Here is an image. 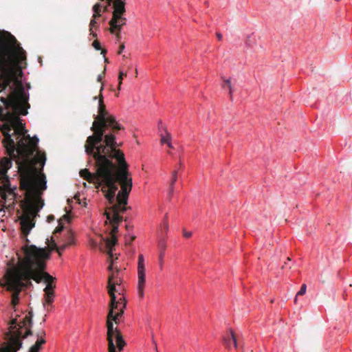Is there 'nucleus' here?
Returning <instances> with one entry per match:
<instances>
[{"label": "nucleus", "mask_w": 352, "mask_h": 352, "mask_svg": "<svg viewBox=\"0 0 352 352\" xmlns=\"http://www.w3.org/2000/svg\"><path fill=\"white\" fill-rule=\"evenodd\" d=\"M224 345L230 349L231 346V342L233 343L234 346L237 348V342L236 336L232 330H230V331L223 337V339Z\"/></svg>", "instance_id": "dca6fc26"}, {"label": "nucleus", "mask_w": 352, "mask_h": 352, "mask_svg": "<svg viewBox=\"0 0 352 352\" xmlns=\"http://www.w3.org/2000/svg\"><path fill=\"white\" fill-rule=\"evenodd\" d=\"M126 307V304H125V303L120 304L118 302L114 307V316H116V317L118 318L120 317H121L124 312V309H125Z\"/></svg>", "instance_id": "6ab92c4d"}, {"label": "nucleus", "mask_w": 352, "mask_h": 352, "mask_svg": "<svg viewBox=\"0 0 352 352\" xmlns=\"http://www.w3.org/2000/svg\"><path fill=\"white\" fill-rule=\"evenodd\" d=\"M137 75H138V69H135V76L137 77Z\"/></svg>", "instance_id": "603ef678"}, {"label": "nucleus", "mask_w": 352, "mask_h": 352, "mask_svg": "<svg viewBox=\"0 0 352 352\" xmlns=\"http://www.w3.org/2000/svg\"><path fill=\"white\" fill-rule=\"evenodd\" d=\"M32 311L17 322L12 319L8 331L6 333L7 342L0 348V352H17L22 346V340L32 335Z\"/></svg>", "instance_id": "39448f33"}, {"label": "nucleus", "mask_w": 352, "mask_h": 352, "mask_svg": "<svg viewBox=\"0 0 352 352\" xmlns=\"http://www.w3.org/2000/svg\"><path fill=\"white\" fill-rule=\"evenodd\" d=\"M118 302L120 303V304H122V303L126 304V300L124 296H122L121 297H120L118 299Z\"/></svg>", "instance_id": "c9c22d12"}, {"label": "nucleus", "mask_w": 352, "mask_h": 352, "mask_svg": "<svg viewBox=\"0 0 352 352\" xmlns=\"http://www.w3.org/2000/svg\"><path fill=\"white\" fill-rule=\"evenodd\" d=\"M216 35L219 41L222 39V34L221 33L217 32Z\"/></svg>", "instance_id": "37998d69"}, {"label": "nucleus", "mask_w": 352, "mask_h": 352, "mask_svg": "<svg viewBox=\"0 0 352 352\" xmlns=\"http://www.w3.org/2000/svg\"><path fill=\"white\" fill-rule=\"evenodd\" d=\"M160 130H163L164 131V133L160 134V143L162 144H167L168 142L171 141V135L165 127L161 126L160 127Z\"/></svg>", "instance_id": "a211bd4d"}, {"label": "nucleus", "mask_w": 352, "mask_h": 352, "mask_svg": "<svg viewBox=\"0 0 352 352\" xmlns=\"http://www.w3.org/2000/svg\"><path fill=\"white\" fill-rule=\"evenodd\" d=\"M167 214H166L165 216V219H164V229L166 231H167L168 230V221H167Z\"/></svg>", "instance_id": "473e14b6"}, {"label": "nucleus", "mask_w": 352, "mask_h": 352, "mask_svg": "<svg viewBox=\"0 0 352 352\" xmlns=\"http://www.w3.org/2000/svg\"><path fill=\"white\" fill-rule=\"evenodd\" d=\"M102 89L103 86H101L98 96V113L95 117L91 127L93 134L87 138V145H89V146L94 144H104L105 137L107 135L113 136L114 142H116V135L113 133L124 129V127L116 121L115 116L110 114L106 109L102 94ZM90 148L89 147V151H90Z\"/></svg>", "instance_id": "7ed1b4c3"}, {"label": "nucleus", "mask_w": 352, "mask_h": 352, "mask_svg": "<svg viewBox=\"0 0 352 352\" xmlns=\"http://www.w3.org/2000/svg\"><path fill=\"white\" fill-rule=\"evenodd\" d=\"M101 16V12H94L93 14V16H92V19H98V18L100 17Z\"/></svg>", "instance_id": "4c0bfd02"}, {"label": "nucleus", "mask_w": 352, "mask_h": 352, "mask_svg": "<svg viewBox=\"0 0 352 352\" xmlns=\"http://www.w3.org/2000/svg\"><path fill=\"white\" fill-rule=\"evenodd\" d=\"M125 11H113L111 19L109 21L110 25L109 32L111 34H114L116 31L120 32L122 27L126 24V18L123 17Z\"/></svg>", "instance_id": "f8f14e48"}, {"label": "nucleus", "mask_w": 352, "mask_h": 352, "mask_svg": "<svg viewBox=\"0 0 352 352\" xmlns=\"http://www.w3.org/2000/svg\"><path fill=\"white\" fill-rule=\"evenodd\" d=\"M287 261H291V258L289 257H288Z\"/></svg>", "instance_id": "6e6d98bb"}, {"label": "nucleus", "mask_w": 352, "mask_h": 352, "mask_svg": "<svg viewBox=\"0 0 352 352\" xmlns=\"http://www.w3.org/2000/svg\"><path fill=\"white\" fill-rule=\"evenodd\" d=\"M67 247H68V243H64L63 245H60V247H58L56 243L52 239V244H51V246L50 248V250H47L45 249L47 252H49L50 253V251L51 250H56L58 254L60 256L61 255V252L63 251Z\"/></svg>", "instance_id": "aec40b11"}, {"label": "nucleus", "mask_w": 352, "mask_h": 352, "mask_svg": "<svg viewBox=\"0 0 352 352\" xmlns=\"http://www.w3.org/2000/svg\"><path fill=\"white\" fill-rule=\"evenodd\" d=\"M104 215L107 217V219L109 221L110 224L112 226V229L110 232L111 237H107L104 239L106 248L107 254L109 255V259L110 261V264L108 267V270L109 271H112L113 270V252L114 250V246L116 245L118 239L116 236V234L118 232V227L120 222L122 221V219H119L118 217L111 218V215L110 212H104Z\"/></svg>", "instance_id": "9d476101"}, {"label": "nucleus", "mask_w": 352, "mask_h": 352, "mask_svg": "<svg viewBox=\"0 0 352 352\" xmlns=\"http://www.w3.org/2000/svg\"><path fill=\"white\" fill-rule=\"evenodd\" d=\"M112 155L111 160L116 159L119 165L118 167L116 166L115 168L116 177L121 188L117 196L121 197L124 201L123 202L126 203L133 186L131 175L129 171V166L125 160L123 152L116 148V151L113 152Z\"/></svg>", "instance_id": "6e6552de"}, {"label": "nucleus", "mask_w": 352, "mask_h": 352, "mask_svg": "<svg viewBox=\"0 0 352 352\" xmlns=\"http://www.w3.org/2000/svg\"><path fill=\"white\" fill-rule=\"evenodd\" d=\"M120 283H121V280L118 278H116L115 280L112 281V283H115V286L116 285H119L120 284Z\"/></svg>", "instance_id": "79ce46f5"}, {"label": "nucleus", "mask_w": 352, "mask_h": 352, "mask_svg": "<svg viewBox=\"0 0 352 352\" xmlns=\"http://www.w3.org/2000/svg\"><path fill=\"white\" fill-rule=\"evenodd\" d=\"M102 8V5L100 3H97L93 6L92 9H93L94 12H101Z\"/></svg>", "instance_id": "7c9ffc66"}, {"label": "nucleus", "mask_w": 352, "mask_h": 352, "mask_svg": "<svg viewBox=\"0 0 352 352\" xmlns=\"http://www.w3.org/2000/svg\"><path fill=\"white\" fill-rule=\"evenodd\" d=\"M116 278H117V277L116 276V273L115 272H112L111 274L109 276V278H108L107 288H109L110 286H114L115 287V283H112V281H113Z\"/></svg>", "instance_id": "bb28decb"}, {"label": "nucleus", "mask_w": 352, "mask_h": 352, "mask_svg": "<svg viewBox=\"0 0 352 352\" xmlns=\"http://www.w3.org/2000/svg\"><path fill=\"white\" fill-rule=\"evenodd\" d=\"M255 43V38L253 36H248L246 39V45L249 47H252Z\"/></svg>", "instance_id": "c756f323"}, {"label": "nucleus", "mask_w": 352, "mask_h": 352, "mask_svg": "<svg viewBox=\"0 0 352 352\" xmlns=\"http://www.w3.org/2000/svg\"><path fill=\"white\" fill-rule=\"evenodd\" d=\"M92 46L95 48L96 50H101V54H102L104 56L107 54V50L105 49H102L100 45V43L98 40H95L93 43Z\"/></svg>", "instance_id": "b1692460"}, {"label": "nucleus", "mask_w": 352, "mask_h": 352, "mask_svg": "<svg viewBox=\"0 0 352 352\" xmlns=\"http://www.w3.org/2000/svg\"><path fill=\"white\" fill-rule=\"evenodd\" d=\"M307 290V285L305 284H302L301 286L300 289L298 292L295 298H294V302H297V298L298 296H303L306 293Z\"/></svg>", "instance_id": "a878e982"}, {"label": "nucleus", "mask_w": 352, "mask_h": 352, "mask_svg": "<svg viewBox=\"0 0 352 352\" xmlns=\"http://www.w3.org/2000/svg\"><path fill=\"white\" fill-rule=\"evenodd\" d=\"M131 226L129 225H126V229L129 230Z\"/></svg>", "instance_id": "8fccbe9b"}, {"label": "nucleus", "mask_w": 352, "mask_h": 352, "mask_svg": "<svg viewBox=\"0 0 352 352\" xmlns=\"http://www.w3.org/2000/svg\"><path fill=\"white\" fill-rule=\"evenodd\" d=\"M183 235L186 238H190L192 236V232L189 231H186L184 230L183 231Z\"/></svg>", "instance_id": "72a5a7b5"}, {"label": "nucleus", "mask_w": 352, "mask_h": 352, "mask_svg": "<svg viewBox=\"0 0 352 352\" xmlns=\"http://www.w3.org/2000/svg\"><path fill=\"white\" fill-rule=\"evenodd\" d=\"M115 168L116 164L111 160H99L98 176L100 182L98 186H103L102 191L111 204L114 203L116 192L118 190Z\"/></svg>", "instance_id": "423d86ee"}, {"label": "nucleus", "mask_w": 352, "mask_h": 352, "mask_svg": "<svg viewBox=\"0 0 352 352\" xmlns=\"http://www.w3.org/2000/svg\"><path fill=\"white\" fill-rule=\"evenodd\" d=\"M25 256L19 258L24 270L23 278L28 280H34L37 283L42 280L47 283L44 292H54L56 287L55 278L45 272L46 261L50 258V252L45 248H38L35 245L23 248Z\"/></svg>", "instance_id": "f03ea898"}, {"label": "nucleus", "mask_w": 352, "mask_h": 352, "mask_svg": "<svg viewBox=\"0 0 352 352\" xmlns=\"http://www.w3.org/2000/svg\"><path fill=\"white\" fill-rule=\"evenodd\" d=\"M158 247L160 249V252L159 254V261H160V268L162 269L163 267V262H164V251L166 248V242L164 240H161L159 241Z\"/></svg>", "instance_id": "f3484780"}, {"label": "nucleus", "mask_w": 352, "mask_h": 352, "mask_svg": "<svg viewBox=\"0 0 352 352\" xmlns=\"http://www.w3.org/2000/svg\"><path fill=\"white\" fill-rule=\"evenodd\" d=\"M168 154H170V155H171V154H172V153H171V151H168Z\"/></svg>", "instance_id": "5fc2aeb1"}, {"label": "nucleus", "mask_w": 352, "mask_h": 352, "mask_svg": "<svg viewBox=\"0 0 352 352\" xmlns=\"http://www.w3.org/2000/svg\"><path fill=\"white\" fill-rule=\"evenodd\" d=\"M26 66V53L16 38L9 32H0V76L3 89L13 80L19 79Z\"/></svg>", "instance_id": "f257e3e1"}, {"label": "nucleus", "mask_w": 352, "mask_h": 352, "mask_svg": "<svg viewBox=\"0 0 352 352\" xmlns=\"http://www.w3.org/2000/svg\"><path fill=\"white\" fill-rule=\"evenodd\" d=\"M54 292H45V302H43V306H45V304H51L54 301Z\"/></svg>", "instance_id": "5701e85b"}, {"label": "nucleus", "mask_w": 352, "mask_h": 352, "mask_svg": "<svg viewBox=\"0 0 352 352\" xmlns=\"http://www.w3.org/2000/svg\"><path fill=\"white\" fill-rule=\"evenodd\" d=\"M98 22H97V19H91V21L89 23V32H92V30H94V28H98Z\"/></svg>", "instance_id": "cd10ccee"}, {"label": "nucleus", "mask_w": 352, "mask_h": 352, "mask_svg": "<svg viewBox=\"0 0 352 352\" xmlns=\"http://www.w3.org/2000/svg\"><path fill=\"white\" fill-rule=\"evenodd\" d=\"M173 190H174V185L170 184L169 190H168V195L170 197L172 196V195L173 193Z\"/></svg>", "instance_id": "e433bc0d"}, {"label": "nucleus", "mask_w": 352, "mask_h": 352, "mask_svg": "<svg viewBox=\"0 0 352 352\" xmlns=\"http://www.w3.org/2000/svg\"><path fill=\"white\" fill-rule=\"evenodd\" d=\"M3 89V85L0 83V91H1Z\"/></svg>", "instance_id": "09e8293b"}, {"label": "nucleus", "mask_w": 352, "mask_h": 352, "mask_svg": "<svg viewBox=\"0 0 352 352\" xmlns=\"http://www.w3.org/2000/svg\"><path fill=\"white\" fill-rule=\"evenodd\" d=\"M126 73H124L123 72H120L119 73V76H118V89H120L121 88V85L122 83V80L124 78V77H126Z\"/></svg>", "instance_id": "c85d7f7f"}, {"label": "nucleus", "mask_w": 352, "mask_h": 352, "mask_svg": "<svg viewBox=\"0 0 352 352\" xmlns=\"http://www.w3.org/2000/svg\"><path fill=\"white\" fill-rule=\"evenodd\" d=\"M104 78V73H102V74H99V75L98 76L97 80H98V82H100V81L102 80V78Z\"/></svg>", "instance_id": "a19ab883"}, {"label": "nucleus", "mask_w": 352, "mask_h": 352, "mask_svg": "<svg viewBox=\"0 0 352 352\" xmlns=\"http://www.w3.org/2000/svg\"><path fill=\"white\" fill-rule=\"evenodd\" d=\"M90 35H91L93 38H97V34L95 32H94L93 30L92 32H90Z\"/></svg>", "instance_id": "de8ad7c7"}, {"label": "nucleus", "mask_w": 352, "mask_h": 352, "mask_svg": "<svg viewBox=\"0 0 352 352\" xmlns=\"http://www.w3.org/2000/svg\"><path fill=\"white\" fill-rule=\"evenodd\" d=\"M69 221V217L67 214H64L61 219L58 220V226L56 228L54 233H59L63 229V224L62 223L63 220Z\"/></svg>", "instance_id": "4be33fe9"}, {"label": "nucleus", "mask_w": 352, "mask_h": 352, "mask_svg": "<svg viewBox=\"0 0 352 352\" xmlns=\"http://www.w3.org/2000/svg\"><path fill=\"white\" fill-rule=\"evenodd\" d=\"M124 44H121V45H120V47H119V50H118V54H120L122 53V52L124 50Z\"/></svg>", "instance_id": "ea45409f"}, {"label": "nucleus", "mask_w": 352, "mask_h": 352, "mask_svg": "<svg viewBox=\"0 0 352 352\" xmlns=\"http://www.w3.org/2000/svg\"><path fill=\"white\" fill-rule=\"evenodd\" d=\"M177 170H174L173 172L172 179H171V182H170V184L175 185V183L176 182L177 179Z\"/></svg>", "instance_id": "2f4dec72"}, {"label": "nucleus", "mask_w": 352, "mask_h": 352, "mask_svg": "<svg viewBox=\"0 0 352 352\" xmlns=\"http://www.w3.org/2000/svg\"><path fill=\"white\" fill-rule=\"evenodd\" d=\"M66 243H68V246L69 245H74L75 243H74V235H73V233L72 231H67V239H66Z\"/></svg>", "instance_id": "393cba45"}, {"label": "nucleus", "mask_w": 352, "mask_h": 352, "mask_svg": "<svg viewBox=\"0 0 352 352\" xmlns=\"http://www.w3.org/2000/svg\"><path fill=\"white\" fill-rule=\"evenodd\" d=\"M54 217L53 215H49L47 217V220L49 222H50L51 221L54 220Z\"/></svg>", "instance_id": "c03bdc74"}, {"label": "nucleus", "mask_w": 352, "mask_h": 352, "mask_svg": "<svg viewBox=\"0 0 352 352\" xmlns=\"http://www.w3.org/2000/svg\"><path fill=\"white\" fill-rule=\"evenodd\" d=\"M223 82L222 84V87L223 89H228V93L230 95V100H232L233 90H232V85H231V81L230 79H223Z\"/></svg>", "instance_id": "412c9836"}, {"label": "nucleus", "mask_w": 352, "mask_h": 352, "mask_svg": "<svg viewBox=\"0 0 352 352\" xmlns=\"http://www.w3.org/2000/svg\"><path fill=\"white\" fill-rule=\"evenodd\" d=\"M116 35V37L117 38L118 41H120V38H121V35H120V32L119 31H116L115 33L113 34Z\"/></svg>", "instance_id": "58836bf2"}, {"label": "nucleus", "mask_w": 352, "mask_h": 352, "mask_svg": "<svg viewBox=\"0 0 352 352\" xmlns=\"http://www.w3.org/2000/svg\"><path fill=\"white\" fill-rule=\"evenodd\" d=\"M182 162H179V166H182Z\"/></svg>", "instance_id": "864d4df0"}, {"label": "nucleus", "mask_w": 352, "mask_h": 352, "mask_svg": "<svg viewBox=\"0 0 352 352\" xmlns=\"http://www.w3.org/2000/svg\"><path fill=\"white\" fill-rule=\"evenodd\" d=\"M336 1H340V0H336Z\"/></svg>", "instance_id": "4d7b16f0"}, {"label": "nucleus", "mask_w": 352, "mask_h": 352, "mask_svg": "<svg viewBox=\"0 0 352 352\" xmlns=\"http://www.w3.org/2000/svg\"><path fill=\"white\" fill-rule=\"evenodd\" d=\"M7 269L6 273L2 279L0 280V286L6 287V289L12 292L11 305L14 307L19 301V294L22 288L25 286L23 281H28L23 278L24 270L22 267L20 260L17 266L14 263Z\"/></svg>", "instance_id": "0eeeda50"}, {"label": "nucleus", "mask_w": 352, "mask_h": 352, "mask_svg": "<svg viewBox=\"0 0 352 352\" xmlns=\"http://www.w3.org/2000/svg\"><path fill=\"white\" fill-rule=\"evenodd\" d=\"M135 239V236H131L129 239H126V244L131 245L132 242Z\"/></svg>", "instance_id": "f704fd0d"}, {"label": "nucleus", "mask_w": 352, "mask_h": 352, "mask_svg": "<svg viewBox=\"0 0 352 352\" xmlns=\"http://www.w3.org/2000/svg\"><path fill=\"white\" fill-rule=\"evenodd\" d=\"M113 322H119V318L108 312L107 318L108 352H120L126 345L120 332L117 328H113Z\"/></svg>", "instance_id": "1a4fd4ad"}, {"label": "nucleus", "mask_w": 352, "mask_h": 352, "mask_svg": "<svg viewBox=\"0 0 352 352\" xmlns=\"http://www.w3.org/2000/svg\"><path fill=\"white\" fill-rule=\"evenodd\" d=\"M104 62L109 63L108 58H107L105 56H104Z\"/></svg>", "instance_id": "3c124183"}, {"label": "nucleus", "mask_w": 352, "mask_h": 352, "mask_svg": "<svg viewBox=\"0 0 352 352\" xmlns=\"http://www.w3.org/2000/svg\"><path fill=\"white\" fill-rule=\"evenodd\" d=\"M119 146L116 142H114V138L111 135H107L105 137L104 144H94L90 146V151H89V145H87V141L86 140L85 144V151L87 155L91 156L95 161L96 172L91 173L87 168L82 169L80 171V175L84 179L89 183H94L98 184L100 180L98 176V171L99 168V160L103 159L111 160L112 153L116 151V148Z\"/></svg>", "instance_id": "20e7f679"}, {"label": "nucleus", "mask_w": 352, "mask_h": 352, "mask_svg": "<svg viewBox=\"0 0 352 352\" xmlns=\"http://www.w3.org/2000/svg\"><path fill=\"white\" fill-rule=\"evenodd\" d=\"M166 144L169 148H173V146L172 145L171 141L168 142Z\"/></svg>", "instance_id": "49530a36"}, {"label": "nucleus", "mask_w": 352, "mask_h": 352, "mask_svg": "<svg viewBox=\"0 0 352 352\" xmlns=\"http://www.w3.org/2000/svg\"><path fill=\"white\" fill-rule=\"evenodd\" d=\"M116 201L117 203L109 207L108 211H105V212H110L111 218L118 217V219L123 220L121 214L124 213L128 210L129 207L126 206L128 200H126V203H124L121 197L116 196Z\"/></svg>", "instance_id": "ddd939ff"}, {"label": "nucleus", "mask_w": 352, "mask_h": 352, "mask_svg": "<svg viewBox=\"0 0 352 352\" xmlns=\"http://www.w3.org/2000/svg\"><path fill=\"white\" fill-rule=\"evenodd\" d=\"M116 292H118V290L115 288L114 286H110L108 288V293L110 296V302L109 305V311H111V314H114V307L118 303L117 296L116 295Z\"/></svg>", "instance_id": "2eb2a0df"}, {"label": "nucleus", "mask_w": 352, "mask_h": 352, "mask_svg": "<svg viewBox=\"0 0 352 352\" xmlns=\"http://www.w3.org/2000/svg\"><path fill=\"white\" fill-rule=\"evenodd\" d=\"M37 340L34 344H33L30 349L28 352H39L42 349L43 344L46 343L45 340V331L43 329L38 331L36 333Z\"/></svg>", "instance_id": "4468645a"}, {"label": "nucleus", "mask_w": 352, "mask_h": 352, "mask_svg": "<svg viewBox=\"0 0 352 352\" xmlns=\"http://www.w3.org/2000/svg\"><path fill=\"white\" fill-rule=\"evenodd\" d=\"M109 6H108V1H107V5L103 7V12H107L108 10V8Z\"/></svg>", "instance_id": "a18cd8bd"}, {"label": "nucleus", "mask_w": 352, "mask_h": 352, "mask_svg": "<svg viewBox=\"0 0 352 352\" xmlns=\"http://www.w3.org/2000/svg\"><path fill=\"white\" fill-rule=\"evenodd\" d=\"M146 283V270L144 266V258L142 254L138 256V292L139 296L144 297V290Z\"/></svg>", "instance_id": "9b49d317"}]
</instances>
